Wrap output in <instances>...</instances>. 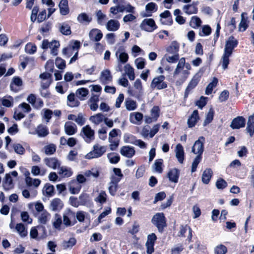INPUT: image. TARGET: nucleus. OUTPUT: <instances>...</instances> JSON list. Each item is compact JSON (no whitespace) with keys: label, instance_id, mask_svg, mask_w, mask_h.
<instances>
[{"label":"nucleus","instance_id":"1","mask_svg":"<svg viewBox=\"0 0 254 254\" xmlns=\"http://www.w3.org/2000/svg\"><path fill=\"white\" fill-rule=\"evenodd\" d=\"M238 43V41L233 36H230L226 42L224 53L221 58L222 66L224 69L228 68L230 63L229 58L232 56Z\"/></svg>","mask_w":254,"mask_h":254},{"label":"nucleus","instance_id":"2","mask_svg":"<svg viewBox=\"0 0 254 254\" xmlns=\"http://www.w3.org/2000/svg\"><path fill=\"white\" fill-rule=\"evenodd\" d=\"M151 223L160 233H162L167 226L166 218L162 212H158L154 215L151 219Z\"/></svg>","mask_w":254,"mask_h":254},{"label":"nucleus","instance_id":"3","mask_svg":"<svg viewBox=\"0 0 254 254\" xmlns=\"http://www.w3.org/2000/svg\"><path fill=\"white\" fill-rule=\"evenodd\" d=\"M165 76L160 75L154 77L151 81L150 86L152 89L161 90L167 87V83L164 81Z\"/></svg>","mask_w":254,"mask_h":254},{"label":"nucleus","instance_id":"4","mask_svg":"<svg viewBox=\"0 0 254 254\" xmlns=\"http://www.w3.org/2000/svg\"><path fill=\"white\" fill-rule=\"evenodd\" d=\"M106 151V149L105 146H100L98 144H95L93 146V150L87 153L85 158L87 159L99 158L102 156Z\"/></svg>","mask_w":254,"mask_h":254},{"label":"nucleus","instance_id":"5","mask_svg":"<svg viewBox=\"0 0 254 254\" xmlns=\"http://www.w3.org/2000/svg\"><path fill=\"white\" fill-rule=\"evenodd\" d=\"M140 26L142 30L148 32H152L158 28L154 20L152 18L144 19L141 23Z\"/></svg>","mask_w":254,"mask_h":254},{"label":"nucleus","instance_id":"6","mask_svg":"<svg viewBox=\"0 0 254 254\" xmlns=\"http://www.w3.org/2000/svg\"><path fill=\"white\" fill-rule=\"evenodd\" d=\"M205 138L200 136L198 140H196L192 147L191 152L195 154L202 155L204 151V142Z\"/></svg>","mask_w":254,"mask_h":254},{"label":"nucleus","instance_id":"7","mask_svg":"<svg viewBox=\"0 0 254 254\" xmlns=\"http://www.w3.org/2000/svg\"><path fill=\"white\" fill-rule=\"evenodd\" d=\"M63 223L66 227L74 225L77 221L75 219V213L69 210L63 215Z\"/></svg>","mask_w":254,"mask_h":254},{"label":"nucleus","instance_id":"8","mask_svg":"<svg viewBox=\"0 0 254 254\" xmlns=\"http://www.w3.org/2000/svg\"><path fill=\"white\" fill-rule=\"evenodd\" d=\"M246 120L243 116H238L233 119L230 127L233 129H239L246 126Z\"/></svg>","mask_w":254,"mask_h":254},{"label":"nucleus","instance_id":"9","mask_svg":"<svg viewBox=\"0 0 254 254\" xmlns=\"http://www.w3.org/2000/svg\"><path fill=\"white\" fill-rule=\"evenodd\" d=\"M84 135L86 137L85 141L87 143H90L91 141L94 139V130L92 129L89 125H86L81 130Z\"/></svg>","mask_w":254,"mask_h":254},{"label":"nucleus","instance_id":"10","mask_svg":"<svg viewBox=\"0 0 254 254\" xmlns=\"http://www.w3.org/2000/svg\"><path fill=\"white\" fill-rule=\"evenodd\" d=\"M200 117L198 111L197 110H194L188 120L187 124L188 127L192 128L195 127Z\"/></svg>","mask_w":254,"mask_h":254},{"label":"nucleus","instance_id":"11","mask_svg":"<svg viewBox=\"0 0 254 254\" xmlns=\"http://www.w3.org/2000/svg\"><path fill=\"white\" fill-rule=\"evenodd\" d=\"M199 81V79L198 77H196L195 76L193 77L185 90L184 98H187L188 97L191 90L194 89L197 85Z\"/></svg>","mask_w":254,"mask_h":254},{"label":"nucleus","instance_id":"12","mask_svg":"<svg viewBox=\"0 0 254 254\" xmlns=\"http://www.w3.org/2000/svg\"><path fill=\"white\" fill-rule=\"evenodd\" d=\"M112 79L113 77L110 70L107 69L101 72L100 80L103 84H106L111 82Z\"/></svg>","mask_w":254,"mask_h":254},{"label":"nucleus","instance_id":"13","mask_svg":"<svg viewBox=\"0 0 254 254\" xmlns=\"http://www.w3.org/2000/svg\"><path fill=\"white\" fill-rule=\"evenodd\" d=\"M180 173V170L177 168H174L168 171L167 177L170 181L177 183L178 182Z\"/></svg>","mask_w":254,"mask_h":254},{"label":"nucleus","instance_id":"14","mask_svg":"<svg viewBox=\"0 0 254 254\" xmlns=\"http://www.w3.org/2000/svg\"><path fill=\"white\" fill-rule=\"evenodd\" d=\"M89 36L91 40L98 42L102 38L103 34L100 30L93 29L90 31Z\"/></svg>","mask_w":254,"mask_h":254},{"label":"nucleus","instance_id":"15","mask_svg":"<svg viewBox=\"0 0 254 254\" xmlns=\"http://www.w3.org/2000/svg\"><path fill=\"white\" fill-rule=\"evenodd\" d=\"M120 153L124 156L131 158L135 154V150L133 147L124 146L121 148Z\"/></svg>","mask_w":254,"mask_h":254},{"label":"nucleus","instance_id":"16","mask_svg":"<svg viewBox=\"0 0 254 254\" xmlns=\"http://www.w3.org/2000/svg\"><path fill=\"white\" fill-rule=\"evenodd\" d=\"M79 200L80 205L88 206L90 205L92 203L90 194L84 192H82L79 195Z\"/></svg>","mask_w":254,"mask_h":254},{"label":"nucleus","instance_id":"17","mask_svg":"<svg viewBox=\"0 0 254 254\" xmlns=\"http://www.w3.org/2000/svg\"><path fill=\"white\" fill-rule=\"evenodd\" d=\"M176 156L180 163H183L185 159V152L183 146L178 144L176 146Z\"/></svg>","mask_w":254,"mask_h":254},{"label":"nucleus","instance_id":"18","mask_svg":"<svg viewBox=\"0 0 254 254\" xmlns=\"http://www.w3.org/2000/svg\"><path fill=\"white\" fill-rule=\"evenodd\" d=\"M44 162L47 166L54 169H56L60 165L59 160L55 157L45 158L44 159Z\"/></svg>","mask_w":254,"mask_h":254},{"label":"nucleus","instance_id":"19","mask_svg":"<svg viewBox=\"0 0 254 254\" xmlns=\"http://www.w3.org/2000/svg\"><path fill=\"white\" fill-rule=\"evenodd\" d=\"M180 45L176 41H172L171 44L166 48V51L170 54H179Z\"/></svg>","mask_w":254,"mask_h":254},{"label":"nucleus","instance_id":"20","mask_svg":"<svg viewBox=\"0 0 254 254\" xmlns=\"http://www.w3.org/2000/svg\"><path fill=\"white\" fill-rule=\"evenodd\" d=\"M69 186V190L71 193L77 194L80 192L81 186L77 183V181H75V180L71 181Z\"/></svg>","mask_w":254,"mask_h":254},{"label":"nucleus","instance_id":"21","mask_svg":"<svg viewBox=\"0 0 254 254\" xmlns=\"http://www.w3.org/2000/svg\"><path fill=\"white\" fill-rule=\"evenodd\" d=\"M145 10L146 13H145L143 17H149L152 16V14L153 12L156 11L157 10V6L156 3L151 2L147 3L145 6Z\"/></svg>","mask_w":254,"mask_h":254},{"label":"nucleus","instance_id":"22","mask_svg":"<svg viewBox=\"0 0 254 254\" xmlns=\"http://www.w3.org/2000/svg\"><path fill=\"white\" fill-rule=\"evenodd\" d=\"M3 187L5 190H9L13 189L14 184L12 179L9 174H6L3 183Z\"/></svg>","mask_w":254,"mask_h":254},{"label":"nucleus","instance_id":"23","mask_svg":"<svg viewBox=\"0 0 254 254\" xmlns=\"http://www.w3.org/2000/svg\"><path fill=\"white\" fill-rule=\"evenodd\" d=\"M246 130L251 137L254 134V114L249 117Z\"/></svg>","mask_w":254,"mask_h":254},{"label":"nucleus","instance_id":"24","mask_svg":"<svg viewBox=\"0 0 254 254\" xmlns=\"http://www.w3.org/2000/svg\"><path fill=\"white\" fill-rule=\"evenodd\" d=\"M59 29L63 35L68 36L71 34L70 26L67 22L60 23Z\"/></svg>","mask_w":254,"mask_h":254},{"label":"nucleus","instance_id":"25","mask_svg":"<svg viewBox=\"0 0 254 254\" xmlns=\"http://www.w3.org/2000/svg\"><path fill=\"white\" fill-rule=\"evenodd\" d=\"M60 13L63 15H66L69 12L67 0H61L59 5Z\"/></svg>","mask_w":254,"mask_h":254},{"label":"nucleus","instance_id":"26","mask_svg":"<svg viewBox=\"0 0 254 254\" xmlns=\"http://www.w3.org/2000/svg\"><path fill=\"white\" fill-rule=\"evenodd\" d=\"M162 18H168L167 20L162 21V23L164 25H171L173 23V20L171 16V12L169 10H165L160 15Z\"/></svg>","mask_w":254,"mask_h":254},{"label":"nucleus","instance_id":"27","mask_svg":"<svg viewBox=\"0 0 254 254\" xmlns=\"http://www.w3.org/2000/svg\"><path fill=\"white\" fill-rule=\"evenodd\" d=\"M213 172L210 168L206 169L203 172L202 175V182L204 184H208L212 176Z\"/></svg>","mask_w":254,"mask_h":254},{"label":"nucleus","instance_id":"28","mask_svg":"<svg viewBox=\"0 0 254 254\" xmlns=\"http://www.w3.org/2000/svg\"><path fill=\"white\" fill-rule=\"evenodd\" d=\"M120 26V23L118 20L111 19L107 22V29L110 31H115L119 29Z\"/></svg>","mask_w":254,"mask_h":254},{"label":"nucleus","instance_id":"29","mask_svg":"<svg viewBox=\"0 0 254 254\" xmlns=\"http://www.w3.org/2000/svg\"><path fill=\"white\" fill-rule=\"evenodd\" d=\"M88 94V89L84 87L80 88L76 91V96L81 101L85 100Z\"/></svg>","mask_w":254,"mask_h":254},{"label":"nucleus","instance_id":"30","mask_svg":"<svg viewBox=\"0 0 254 254\" xmlns=\"http://www.w3.org/2000/svg\"><path fill=\"white\" fill-rule=\"evenodd\" d=\"M134 87L135 89L138 90V92L134 91L132 94L135 97L139 98L141 95V92L142 90V86L141 81L139 79H137L134 83Z\"/></svg>","mask_w":254,"mask_h":254},{"label":"nucleus","instance_id":"31","mask_svg":"<svg viewBox=\"0 0 254 254\" xmlns=\"http://www.w3.org/2000/svg\"><path fill=\"white\" fill-rule=\"evenodd\" d=\"M185 13L190 15L192 14H196L198 11L197 7L195 5L187 4L185 5L183 8Z\"/></svg>","mask_w":254,"mask_h":254},{"label":"nucleus","instance_id":"32","mask_svg":"<svg viewBox=\"0 0 254 254\" xmlns=\"http://www.w3.org/2000/svg\"><path fill=\"white\" fill-rule=\"evenodd\" d=\"M51 206L53 210L57 211L63 207L62 201L60 198H55L52 200Z\"/></svg>","mask_w":254,"mask_h":254},{"label":"nucleus","instance_id":"33","mask_svg":"<svg viewBox=\"0 0 254 254\" xmlns=\"http://www.w3.org/2000/svg\"><path fill=\"white\" fill-rule=\"evenodd\" d=\"M15 229L21 237H25L27 236V231L23 224H17L15 226Z\"/></svg>","mask_w":254,"mask_h":254},{"label":"nucleus","instance_id":"34","mask_svg":"<svg viewBox=\"0 0 254 254\" xmlns=\"http://www.w3.org/2000/svg\"><path fill=\"white\" fill-rule=\"evenodd\" d=\"M125 105L126 109L128 111H133L136 109V108H137L136 102L135 101L129 98L126 99Z\"/></svg>","mask_w":254,"mask_h":254},{"label":"nucleus","instance_id":"35","mask_svg":"<svg viewBox=\"0 0 254 254\" xmlns=\"http://www.w3.org/2000/svg\"><path fill=\"white\" fill-rule=\"evenodd\" d=\"M67 101L71 103L68 104V106L71 107H78L80 105V102L75 100V94L73 93H71L68 95Z\"/></svg>","mask_w":254,"mask_h":254},{"label":"nucleus","instance_id":"36","mask_svg":"<svg viewBox=\"0 0 254 254\" xmlns=\"http://www.w3.org/2000/svg\"><path fill=\"white\" fill-rule=\"evenodd\" d=\"M60 46L59 41L53 40L50 43V48L51 49V54L54 56H57L58 53V48Z\"/></svg>","mask_w":254,"mask_h":254},{"label":"nucleus","instance_id":"37","mask_svg":"<svg viewBox=\"0 0 254 254\" xmlns=\"http://www.w3.org/2000/svg\"><path fill=\"white\" fill-rule=\"evenodd\" d=\"M76 244V240L74 237L70 238L68 241H64L62 246L64 249L71 248Z\"/></svg>","mask_w":254,"mask_h":254},{"label":"nucleus","instance_id":"38","mask_svg":"<svg viewBox=\"0 0 254 254\" xmlns=\"http://www.w3.org/2000/svg\"><path fill=\"white\" fill-rule=\"evenodd\" d=\"M74 124L73 125L68 124L66 123L64 125V129L65 133L68 135H71L75 133L76 132V128Z\"/></svg>","mask_w":254,"mask_h":254},{"label":"nucleus","instance_id":"39","mask_svg":"<svg viewBox=\"0 0 254 254\" xmlns=\"http://www.w3.org/2000/svg\"><path fill=\"white\" fill-rule=\"evenodd\" d=\"M25 51L26 53L34 54L37 51V47L35 44L29 42L26 45Z\"/></svg>","mask_w":254,"mask_h":254},{"label":"nucleus","instance_id":"40","mask_svg":"<svg viewBox=\"0 0 254 254\" xmlns=\"http://www.w3.org/2000/svg\"><path fill=\"white\" fill-rule=\"evenodd\" d=\"M201 19L196 16H193L191 17L190 21V26L193 28H197L201 25Z\"/></svg>","mask_w":254,"mask_h":254},{"label":"nucleus","instance_id":"41","mask_svg":"<svg viewBox=\"0 0 254 254\" xmlns=\"http://www.w3.org/2000/svg\"><path fill=\"white\" fill-rule=\"evenodd\" d=\"M245 13L241 14V21L239 24V31L244 32L248 28L249 25L247 20L244 17Z\"/></svg>","mask_w":254,"mask_h":254},{"label":"nucleus","instance_id":"42","mask_svg":"<svg viewBox=\"0 0 254 254\" xmlns=\"http://www.w3.org/2000/svg\"><path fill=\"white\" fill-rule=\"evenodd\" d=\"M163 160L162 159H158L155 161L154 164V170L159 173H161L163 171Z\"/></svg>","mask_w":254,"mask_h":254},{"label":"nucleus","instance_id":"43","mask_svg":"<svg viewBox=\"0 0 254 254\" xmlns=\"http://www.w3.org/2000/svg\"><path fill=\"white\" fill-rule=\"evenodd\" d=\"M125 69L126 71L129 79L130 80H133L135 78V75L134 72V69L132 67L130 64H127L125 66Z\"/></svg>","mask_w":254,"mask_h":254},{"label":"nucleus","instance_id":"44","mask_svg":"<svg viewBox=\"0 0 254 254\" xmlns=\"http://www.w3.org/2000/svg\"><path fill=\"white\" fill-rule=\"evenodd\" d=\"M104 116L101 113H98L94 116H92L90 118V120L96 124H99L104 120Z\"/></svg>","mask_w":254,"mask_h":254},{"label":"nucleus","instance_id":"45","mask_svg":"<svg viewBox=\"0 0 254 254\" xmlns=\"http://www.w3.org/2000/svg\"><path fill=\"white\" fill-rule=\"evenodd\" d=\"M45 189V192L47 196H52L55 194V188L53 185L47 183L44 187Z\"/></svg>","mask_w":254,"mask_h":254},{"label":"nucleus","instance_id":"46","mask_svg":"<svg viewBox=\"0 0 254 254\" xmlns=\"http://www.w3.org/2000/svg\"><path fill=\"white\" fill-rule=\"evenodd\" d=\"M77 20L80 23L87 22L89 23L92 20V18L89 17L86 13H81L77 17Z\"/></svg>","mask_w":254,"mask_h":254},{"label":"nucleus","instance_id":"47","mask_svg":"<svg viewBox=\"0 0 254 254\" xmlns=\"http://www.w3.org/2000/svg\"><path fill=\"white\" fill-rule=\"evenodd\" d=\"M160 113V109L158 106H154L151 109V116L154 118L155 121H157L158 118L159 117Z\"/></svg>","mask_w":254,"mask_h":254},{"label":"nucleus","instance_id":"48","mask_svg":"<svg viewBox=\"0 0 254 254\" xmlns=\"http://www.w3.org/2000/svg\"><path fill=\"white\" fill-rule=\"evenodd\" d=\"M108 158L111 164H115L118 163L120 160V156L117 154L110 153L108 154Z\"/></svg>","mask_w":254,"mask_h":254},{"label":"nucleus","instance_id":"49","mask_svg":"<svg viewBox=\"0 0 254 254\" xmlns=\"http://www.w3.org/2000/svg\"><path fill=\"white\" fill-rule=\"evenodd\" d=\"M44 148L46 155H52L54 154L56 151V146L54 144H50L46 145Z\"/></svg>","mask_w":254,"mask_h":254},{"label":"nucleus","instance_id":"50","mask_svg":"<svg viewBox=\"0 0 254 254\" xmlns=\"http://www.w3.org/2000/svg\"><path fill=\"white\" fill-rule=\"evenodd\" d=\"M227 252V247L223 244L216 246L214 249V254H226Z\"/></svg>","mask_w":254,"mask_h":254},{"label":"nucleus","instance_id":"51","mask_svg":"<svg viewBox=\"0 0 254 254\" xmlns=\"http://www.w3.org/2000/svg\"><path fill=\"white\" fill-rule=\"evenodd\" d=\"M107 194L105 191H101L98 196L95 199V201L101 204L104 203L107 201Z\"/></svg>","mask_w":254,"mask_h":254},{"label":"nucleus","instance_id":"52","mask_svg":"<svg viewBox=\"0 0 254 254\" xmlns=\"http://www.w3.org/2000/svg\"><path fill=\"white\" fill-rule=\"evenodd\" d=\"M55 64L56 66L60 69H64L66 66L65 60L60 57H57L55 60Z\"/></svg>","mask_w":254,"mask_h":254},{"label":"nucleus","instance_id":"53","mask_svg":"<svg viewBox=\"0 0 254 254\" xmlns=\"http://www.w3.org/2000/svg\"><path fill=\"white\" fill-rule=\"evenodd\" d=\"M214 112L213 109H210L204 120L203 125L204 126H206V125L210 123L212 121L214 117Z\"/></svg>","mask_w":254,"mask_h":254},{"label":"nucleus","instance_id":"54","mask_svg":"<svg viewBox=\"0 0 254 254\" xmlns=\"http://www.w3.org/2000/svg\"><path fill=\"white\" fill-rule=\"evenodd\" d=\"M134 117V119L136 121H141L143 119V115L142 113L139 112L132 113L130 115V121L132 123H134L135 122L133 120L132 117Z\"/></svg>","mask_w":254,"mask_h":254},{"label":"nucleus","instance_id":"55","mask_svg":"<svg viewBox=\"0 0 254 254\" xmlns=\"http://www.w3.org/2000/svg\"><path fill=\"white\" fill-rule=\"evenodd\" d=\"M37 133L40 137H45L49 134V130L45 127H38Z\"/></svg>","mask_w":254,"mask_h":254},{"label":"nucleus","instance_id":"56","mask_svg":"<svg viewBox=\"0 0 254 254\" xmlns=\"http://www.w3.org/2000/svg\"><path fill=\"white\" fill-rule=\"evenodd\" d=\"M216 186L218 189L223 190L227 187V183L223 179L219 178L216 182Z\"/></svg>","mask_w":254,"mask_h":254},{"label":"nucleus","instance_id":"57","mask_svg":"<svg viewBox=\"0 0 254 254\" xmlns=\"http://www.w3.org/2000/svg\"><path fill=\"white\" fill-rule=\"evenodd\" d=\"M207 97L201 96L200 99L197 100L195 105L198 107L200 109H202L207 104Z\"/></svg>","mask_w":254,"mask_h":254},{"label":"nucleus","instance_id":"58","mask_svg":"<svg viewBox=\"0 0 254 254\" xmlns=\"http://www.w3.org/2000/svg\"><path fill=\"white\" fill-rule=\"evenodd\" d=\"M135 63L138 69H142L145 67V60L144 58L140 57L135 60Z\"/></svg>","mask_w":254,"mask_h":254},{"label":"nucleus","instance_id":"59","mask_svg":"<svg viewBox=\"0 0 254 254\" xmlns=\"http://www.w3.org/2000/svg\"><path fill=\"white\" fill-rule=\"evenodd\" d=\"M39 11V7L38 6L35 5L33 7L32 10L31 16H30V19L32 22H34L36 20L37 17L38 16L37 14H38Z\"/></svg>","mask_w":254,"mask_h":254},{"label":"nucleus","instance_id":"60","mask_svg":"<svg viewBox=\"0 0 254 254\" xmlns=\"http://www.w3.org/2000/svg\"><path fill=\"white\" fill-rule=\"evenodd\" d=\"M59 173L63 177H69L72 174L70 170L63 167L60 168Z\"/></svg>","mask_w":254,"mask_h":254},{"label":"nucleus","instance_id":"61","mask_svg":"<svg viewBox=\"0 0 254 254\" xmlns=\"http://www.w3.org/2000/svg\"><path fill=\"white\" fill-rule=\"evenodd\" d=\"M109 192L112 196H114L116 194V192L118 190L119 185L116 184H112L111 183H109Z\"/></svg>","mask_w":254,"mask_h":254},{"label":"nucleus","instance_id":"62","mask_svg":"<svg viewBox=\"0 0 254 254\" xmlns=\"http://www.w3.org/2000/svg\"><path fill=\"white\" fill-rule=\"evenodd\" d=\"M211 28L209 25H204L202 28V34L200 32L199 34L200 36H208L211 34Z\"/></svg>","mask_w":254,"mask_h":254},{"label":"nucleus","instance_id":"63","mask_svg":"<svg viewBox=\"0 0 254 254\" xmlns=\"http://www.w3.org/2000/svg\"><path fill=\"white\" fill-rule=\"evenodd\" d=\"M140 226L137 221L133 222L132 228L128 231V233L132 235H135L139 231Z\"/></svg>","mask_w":254,"mask_h":254},{"label":"nucleus","instance_id":"64","mask_svg":"<svg viewBox=\"0 0 254 254\" xmlns=\"http://www.w3.org/2000/svg\"><path fill=\"white\" fill-rule=\"evenodd\" d=\"M13 148L14 149L15 152L18 154H23L25 152L24 148L21 144L19 143L14 144Z\"/></svg>","mask_w":254,"mask_h":254}]
</instances>
